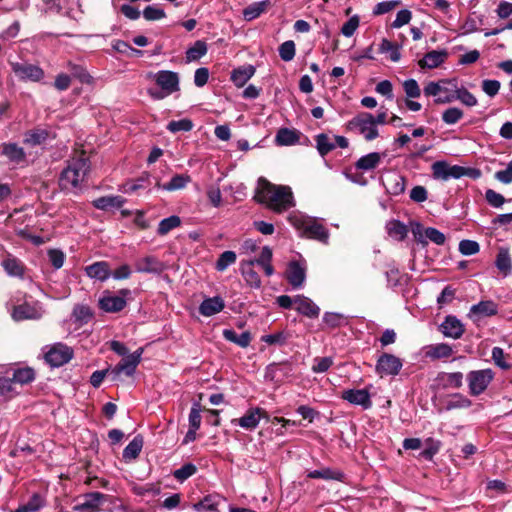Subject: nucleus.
I'll return each mask as SVG.
<instances>
[{"label": "nucleus", "instance_id": "1a4fd4ad", "mask_svg": "<svg viewBox=\"0 0 512 512\" xmlns=\"http://www.w3.org/2000/svg\"><path fill=\"white\" fill-rule=\"evenodd\" d=\"M131 294L129 289H121L118 295H113L106 291L99 299L98 306L101 310L107 313H117L122 311L126 305V297Z\"/></svg>", "mask_w": 512, "mask_h": 512}, {"label": "nucleus", "instance_id": "a19ab883", "mask_svg": "<svg viewBox=\"0 0 512 512\" xmlns=\"http://www.w3.org/2000/svg\"><path fill=\"white\" fill-rule=\"evenodd\" d=\"M386 230L390 237L398 241L404 240L408 234L407 226L396 219L387 222Z\"/></svg>", "mask_w": 512, "mask_h": 512}, {"label": "nucleus", "instance_id": "69168bd1", "mask_svg": "<svg viewBox=\"0 0 512 512\" xmlns=\"http://www.w3.org/2000/svg\"><path fill=\"white\" fill-rule=\"evenodd\" d=\"M289 339V334L284 331H278L273 334L263 335L261 341L268 345H284Z\"/></svg>", "mask_w": 512, "mask_h": 512}, {"label": "nucleus", "instance_id": "393cba45", "mask_svg": "<svg viewBox=\"0 0 512 512\" xmlns=\"http://www.w3.org/2000/svg\"><path fill=\"white\" fill-rule=\"evenodd\" d=\"M224 309V300L220 296L207 297L199 306V313L209 317Z\"/></svg>", "mask_w": 512, "mask_h": 512}, {"label": "nucleus", "instance_id": "774afa93", "mask_svg": "<svg viewBox=\"0 0 512 512\" xmlns=\"http://www.w3.org/2000/svg\"><path fill=\"white\" fill-rule=\"evenodd\" d=\"M479 250H480V245L478 242H476L474 240L464 239V240H461L459 243V252L462 255H465V256L474 255V254L478 253Z\"/></svg>", "mask_w": 512, "mask_h": 512}, {"label": "nucleus", "instance_id": "2f4dec72", "mask_svg": "<svg viewBox=\"0 0 512 512\" xmlns=\"http://www.w3.org/2000/svg\"><path fill=\"white\" fill-rule=\"evenodd\" d=\"M12 317L16 321L38 319L40 317V313L33 305L25 302L14 307Z\"/></svg>", "mask_w": 512, "mask_h": 512}, {"label": "nucleus", "instance_id": "a211bd4d", "mask_svg": "<svg viewBox=\"0 0 512 512\" xmlns=\"http://www.w3.org/2000/svg\"><path fill=\"white\" fill-rule=\"evenodd\" d=\"M265 417L268 419L267 412L261 408L249 409L244 416L241 418L232 420V423L238 422V424L248 430H252L257 427L260 419Z\"/></svg>", "mask_w": 512, "mask_h": 512}, {"label": "nucleus", "instance_id": "c03bdc74", "mask_svg": "<svg viewBox=\"0 0 512 512\" xmlns=\"http://www.w3.org/2000/svg\"><path fill=\"white\" fill-rule=\"evenodd\" d=\"M207 53V44L203 40H197L186 50L185 59L187 63L198 61Z\"/></svg>", "mask_w": 512, "mask_h": 512}, {"label": "nucleus", "instance_id": "0e129e2a", "mask_svg": "<svg viewBox=\"0 0 512 512\" xmlns=\"http://www.w3.org/2000/svg\"><path fill=\"white\" fill-rule=\"evenodd\" d=\"M464 113L458 107H450L442 113V121L445 124L453 125L462 119Z\"/></svg>", "mask_w": 512, "mask_h": 512}, {"label": "nucleus", "instance_id": "f8f14e48", "mask_svg": "<svg viewBox=\"0 0 512 512\" xmlns=\"http://www.w3.org/2000/svg\"><path fill=\"white\" fill-rule=\"evenodd\" d=\"M156 84L166 92L172 94L179 91L178 73L170 70H160L153 75Z\"/></svg>", "mask_w": 512, "mask_h": 512}, {"label": "nucleus", "instance_id": "4c0bfd02", "mask_svg": "<svg viewBox=\"0 0 512 512\" xmlns=\"http://www.w3.org/2000/svg\"><path fill=\"white\" fill-rule=\"evenodd\" d=\"M406 179L400 174L394 173L387 179L386 190L393 196L401 195L405 191Z\"/></svg>", "mask_w": 512, "mask_h": 512}, {"label": "nucleus", "instance_id": "6e6d98bb", "mask_svg": "<svg viewBox=\"0 0 512 512\" xmlns=\"http://www.w3.org/2000/svg\"><path fill=\"white\" fill-rule=\"evenodd\" d=\"M226 340L245 348L250 344L251 334L248 331H243L241 334H237L233 330L226 329Z\"/></svg>", "mask_w": 512, "mask_h": 512}, {"label": "nucleus", "instance_id": "052dcab7", "mask_svg": "<svg viewBox=\"0 0 512 512\" xmlns=\"http://www.w3.org/2000/svg\"><path fill=\"white\" fill-rule=\"evenodd\" d=\"M220 181L221 177H218L216 183L209 185L206 192L209 202L214 207H218L221 203V189L219 186Z\"/></svg>", "mask_w": 512, "mask_h": 512}, {"label": "nucleus", "instance_id": "8fccbe9b", "mask_svg": "<svg viewBox=\"0 0 512 512\" xmlns=\"http://www.w3.org/2000/svg\"><path fill=\"white\" fill-rule=\"evenodd\" d=\"M472 405V401L461 393H454L451 398L447 401L445 409L447 411L454 409L469 408Z\"/></svg>", "mask_w": 512, "mask_h": 512}, {"label": "nucleus", "instance_id": "20e7f679", "mask_svg": "<svg viewBox=\"0 0 512 512\" xmlns=\"http://www.w3.org/2000/svg\"><path fill=\"white\" fill-rule=\"evenodd\" d=\"M457 89V79H441L439 81L428 82L423 91L425 96L435 97L436 104H447L455 100Z\"/></svg>", "mask_w": 512, "mask_h": 512}, {"label": "nucleus", "instance_id": "6e6552de", "mask_svg": "<svg viewBox=\"0 0 512 512\" xmlns=\"http://www.w3.org/2000/svg\"><path fill=\"white\" fill-rule=\"evenodd\" d=\"M73 356L74 351L71 347L58 342L49 347L44 355V359L51 367H61L68 363Z\"/></svg>", "mask_w": 512, "mask_h": 512}, {"label": "nucleus", "instance_id": "4d7b16f0", "mask_svg": "<svg viewBox=\"0 0 512 512\" xmlns=\"http://www.w3.org/2000/svg\"><path fill=\"white\" fill-rule=\"evenodd\" d=\"M323 322L331 329H335L347 324V319L343 314L335 312H326L323 315Z\"/></svg>", "mask_w": 512, "mask_h": 512}, {"label": "nucleus", "instance_id": "09e8293b", "mask_svg": "<svg viewBox=\"0 0 512 512\" xmlns=\"http://www.w3.org/2000/svg\"><path fill=\"white\" fill-rule=\"evenodd\" d=\"M12 379L20 385L29 384L35 380V371L31 367L17 368L13 371Z\"/></svg>", "mask_w": 512, "mask_h": 512}, {"label": "nucleus", "instance_id": "49530a36", "mask_svg": "<svg viewBox=\"0 0 512 512\" xmlns=\"http://www.w3.org/2000/svg\"><path fill=\"white\" fill-rule=\"evenodd\" d=\"M103 498L104 495L100 492L88 493L85 495V501L82 504L75 506V509L80 511H94L96 508H98Z\"/></svg>", "mask_w": 512, "mask_h": 512}, {"label": "nucleus", "instance_id": "ddd939ff", "mask_svg": "<svg viewBox=\"0 0 512 512\" xmlns=\"http://www.w3.org/2000/svg\"><path fill=\"white\" fill-rule=\"evenodd\" d=\"M292 375V366L288 362L269 364L265 370V380L276 384L284 382Z\"/></svg>", "mask_w": 512, "mask_h": 512}, {"label": "nucleus", "instance_id": "423d86ee", "mask_svg": "<svg viewBox=\"0 0 512 512\" xmlns=\"http://www.w3.org/2000/svg\"><path fill=\"white\" fill-rule=\"evenodd\" d=\"M494 376L495 373L489 368L470 371L467 374L469 393L472 396L482 394L494 379Z\"/></svg>", "mask_w": 512, "mask_h": 512}, {"label": "nucleus", "instance_id": "3c124183", "mask_svg": "<svg viewBox=\"0 0 512 512\" xmlns=\"http://www.w3.org/2000/svg\"><path fill=\"white\" fill-rule=\"evenodd\" d=\"M220 500L212 495L205 496L201 501L195 503L193 508L198 512H214L217 511V507Z\"/></svg>", "mask_w": 512, "mask_h": 512}, {"label": "nucleus", "instance_id": "e2e57ef3", "mask_svg": "<svg viewBox=\"0 0 512 512\" xmlns=\"http://www.w3.org/2000/svg\"><path fill=\"white\" fill-rule=\"evenodd\" d=\"M278 51L280 58L285 62H289L295 57V43L292 40L285 41L279 46Z\"/></svg>", "mask_w": 512, "mask_h": 512}, {"label": "nucleus", "instance_id": "c9c22d12", "mask_svg": "<svg viewBox=\"0 0 512 512\" xmlns=\"http://www.w3.org/2000/svg\"><path fill=\"white\" fill-rule=\"evenodd\" d=\"M254 261H247L241 264L242 275L246 283L252 288H259L261 286V279L259 274L254 270Z\"/></svg>", "mask_w": 512, "mask_h": 512}, {"label": "nucleus", "instance_id": "dca6fc26", "mask_svg": "<svg viewBox=\"0 0 512 512\" xmlns=\"http://www.w3.org/2000/svg\"><path fill=\"white\" fill-rule=\"evenodd\" d=\"M286 279L293 288H300L306 279V267L298 261H291L286 270Z\"/></svg>", "mask_w": 512, "mask_h": 512}, {"label": "nucleus", "instance_id": "aec40b11", "mask_svg": "<svg viewBox=\"0 0 512 512\" xmlns=\"http://www.w3.org/2000/svg\"><path fill=\"white\" fill-rule=\"evenodd\" d=\"M135 269L139 273L160 274L165 270V265L155 256H146L136 262Z\"/></svg>", "mask_w": 512, "mask_h": 512}, {"label": "nucleus", "instance_id": "37998d69", "mask_svg": "<svg viewBox=\"0 0 512 512\" xmlns=\"http://www.w3.org/2000/svg\"><path fill=\"white\" fill-rule=\"evenodd\" d=\"M74 322L79 325L87 324L94 316L93 310L84 304H76L72 311Z\"/></svg>", "mask_w": 512, "mask_h": 512}, {"label": "nucleus", "instance_id": "bf43d9fd", "mask_svg": "<svg viewBox=\"0 0 512 512\" xmlns=\"http://www.w3.org/2000/svg\"><path fill=\"white\" fill-rule=\"evenodd\" d=\"M193 122L188 119V118H184V119H181V120H173V121H170L167 125V129L171 132V133H177V132H189L193 129Z\"/></svg>", "mask_w": 512, "mask_h": 512}, {"label": "nucleus", "instance_id": "b1692460", "mask_svg": "<svg viewBox=\"0 0 512 512\" xmlns=\"http://www.w3.org/2000/svg\"><path fill=\"white\" fill-rule=\"evenodd\" d=\"M436 381L442 389H459L463 385V373L453 372L446 373L441 372L437 375Z\"/></svg>", "mask_w": 512, "mask_h": 512}, {"label": "nucleus", "instance_id": "5fc2aeb1", "mask_svg": "<svg viewBox=\"0 0 512 512\" xmlns=\"http://www.w3.org/2000/svg\"><path fill=\"white\" fill-rule=\"evenodd\" d=\"M181 225V219L177 215H171L167 218H164L160 221L157 229L158 235H166L171 230L179 227Z\"/></svg>", "mask_w": 512, "mask_h": 512}, {"label": "nucleus", "instance_id": "f03ea898", "mask_svg": "<svg viewBox=\"0 0 512 512\" xmlns=\"http://www.w3.org/2000/svg\"><path fill=\"white\" fill-rule=\"evenodd\" d=\"M91 170L89 158L78 157L67 161V166L61 171L58 185L61 191L74 192L82 190V183Z\"/></svg>", "mask_w": 512, "mask_h": 512}, {"label": "nucleus", "instance_id": "9d476101", "mask_svg": "<svg viewBox=\"0 0 512 512\" xmlns=\"http://www.w3.org/2000/svg\"><path fill=\"white\" fill-rule=\"evenodd\" d=\"M144 349L142 347L138 348L132 354H129L126 358L122 359L114 368L110 371V376L113 381L117 380L121 373H124L126 376H133L138 364L141 362V356Z\"/></svg>", "mask_w": 512, "mask_h": 512}, {"label": "nucleus", "instance_id": "cd10ccee", "mask_svg": "<svg viewBox=\"0 0 512 512\" xmlns=\"http://www.w3.org/2000/svg\"><path fill=\"white\" fill-rule=\"evenodd\" d=\"M302 133L296 129L280 128L275 136V142L279 146H291L299 143Z\"/></svg>", "mask_w": 512, "mask_h": 512}, {"label": "nucleus", "instance_id": "39448f33", "mask_svg": "<svg viewBox=\"0 0 512 512\" xmlns=\"http://www.w3.org/2000/svg\"><path fill=\"white\" fill-rule=\"evenodd\" d=\"M348 130L358 131L365 140L372 141L379 136L378 129L374 125V116L368 112L357 114L346 124Z\"/></svg>", "mask_w": 512, "mask_h": 512}, {"label": "nucleus", "instance_id": "a18cd8bd", "mask_svg": "<svg viewBox=\"0 0 512 512\" xmlns=\"http://www.w3.org/2000/svg\"><path fill=\"white\" fill-rule=\"evenodd\" d=\"M152 176L148 172H143L138 178L125 184V192L133 193L139 189H145L152 184Z\"/></svg>", "mask_w": 512, "mask_h": 512}, {"label": "nucleus", "instance_id": "bb28decb", "mask_svg": "<svg viewBox=\"0 0 512 512\" xmlns=\"http://www.w3.org/2000/svg\"><path fill=\"white\" fill-rule=\"evenodd\" d=\"M1 148V154L12 163L20 164L26 160L24 149L17 143H3Z\"/></svg>", "mask_w": 512, "mask_h": 512}, {"label": "nucleus", "instance_id": "f704fd0d", "mask_svg": "<svg viewBox=\"0 0 512 512\" xmlns=\"http://www.w3.org/2000/svg\"><path fill=\"white\" fill-rule=\"evenodd\" d=\"M380 162L381 154L378 152H371L360 157L355 163V168L362 171H370L375 169Z\"/></svg>", "mask_w": 512, "mask_h": 512}, {"label": "nucleus", "instance_id": "6ab92c4d", "mask_svg": "<svg viewBox=\"0 0 512 512\" xmlns=\"http://www.w3.org/2000/svg\"><path fill=\"white\" fill-rule=\"evenodd\" d=\"M50 138H55V135H52V132L50 130L36 127L24 133L23 142L26 145L34 147L44 144Z\"/></svg>", "mask_w": 512, "mask_h": 512}, {"label": "nucleus", "instance_id": "412c9836", "mask_svg": "<svg viewBox=\"0 0 512 512\" xmlns=\"http://www.w3.org/2000/svg\"><path fill=\"white\" fill-rule=\"evenodd\" d=\"M448 57V52L443 50H432L424 55L422 59L418 61V65L422 68L434 69L439 67L445 62Z\"/></svg>", "mask_w": 512, "mask_h": 512}, {"label": "nucleus", "instance_id": "ea45409f", "mask_svg": "<svg viewBox=\"0 0 512 512\" xmlns=\"http://www.w3.org/2000/svg\"><path fill=\"white\" fill-rule=\"evenodd\" d=\"M46 504L44 497L39 493H34L27 503L19 505L12 512H38Z\"/></svg>", "mask_w": 512, "mask_h": 512}, {"label": "nucleus", "instance_id": "7ed1b4c3", "mask_svg": "<svg viewBox=\"0 0 512 512\" xmlns=\"http://www.w3.org/2000/svg\"><path fill=\"white\" fill-rule=\"evenodd\" d=\"M288 222L300 231L302 236L316 240L324 245L329 243V230L316 218L291 213L288 216Z\"/></svg>", "mask_w": 512, "mask_h": 512}, {"label": "nucleus", "instance_id": "e433bc0d", "mask_svg": "<svg viewBox=\"0 0 512 512\" xmlns=\"http://www.w3.org/2000/svg\"><path fill=\"white\" fill-rule=\"evenodd\" d=\"M270 6L271 2L269 0L254 2L243 10V17L246 21H252L258 18Z\"/></svg>", "mask_w": 512, "mask_h": 512}, {"label": "nucleus", "instance_id": "72a5a7b5", "mask_svg": "<svg viewBox=\"0 0 512 512\" xmlns=\"http://www.w3.org/2000/svg\"><path fill=\"white\" fill-rule=\"evenodd\" d=\"M2 267L9 276L19 278L24 277L25 266L21 262V260H19L16 257H12L11 255H9L2 261Z\"/></svg>", "mask_w": 512, "mask_h": 512}, {"label": "nucleus", "instance_id": "c756f323", "mask_svg": "<svg viewBox=\"0 0 512 512\" xmlns=\"http://www.w3.org/2000/svg\"><path fill=\"white\" fill-rule=\"evenodd\" d=\"M144 439L141 434L136 435L132 441L124 448L122 457L125 462L137 459L142 451Z\"/></svg>", "mask_w": 512, "mask_h": 512}, {"label": "nucleus", "instance_id": "603ef678", "mask_svg": "<svg viewBox=\"0 0 512 512\" xmlns=\"http://www.w3.org/2000/svg\"><path fill=\"white\" fill-rule=\"evenodd\" d=\"M379 52L382 54L389 53V58L393 62H398L401 58L399 46L386 38L382 39L379 45Z\"/></svg>", "mask_w": 512, "mask_h": 512}, {"label": "nucleus", "instance_id": "13d9d810", "mask_svg": "<svg viewBox=\"0 0 512 512\" xmlns=\"http://www.w3.org/2000/svg\"><path fill=\"white\" fill-rule=\"evenodd\" d=\"M454 97L455 100H459L461 103L468 107L476 106L478 103L476 97L471 92H469L465 87H457Z\"/></svg>", "mask_w": 512, "mask_h": 512}, {"label": "nucleus", "instance_id": "7c9ffc66", "mask_svg": "<svg viewBox=\"0 0 512 512\" xmlns=\"http://www.w3.org/2000/svg\"><path fill=\"white\" fill-rule=\"evenodd\" d=\"M86 274L88 277L97 279L100 281L107 280L111 271L109 269V264L105 261L95 262L85 268Z\"/></svg>", "mask_w": 512, "mask_h": 512}, {"label": "nucleus", "instance_id": "338daca9", "mask_svg": "<svg viewBox=\"0 0 512 512\" xmlns=\"http://www.w3.org/2000/svg\"><path fill=\"white\" fill-rule=\"evenodd\" d=\"M201 411L202 407L200 402L195 401L192 404L190 414H189V426L194 429H199L201 425Z\"/></svg>", "mask_w": 512, "mask_h": 512}, {"label": "nucleus", "instance_id": "473e14b6", "mask_svg": "<svg viewBox=\"0 0 512 512\" xmlns=\"http://www.w3.org/2000/svg\"><path fill=\"white\" fill-rule=\"evenodd\" d=\"M155 179V187L158 189H163L166 191H175L179 189H183L190 181L191 178L187 174H176L174 175L168 183L161 185L160 181Z\"/></svg>", "mask_w": 512, "mask_h": 512}, {"label": "nucleus", "instance_id": "f3484780", "mask_svg": "<svg viewBox=\"0 0 512 512\" xmlns=\"http://www.w3.org/2000/svg\"><path fill=\"white\" fill-rule=\"evenodd\" d=\"M498 313V305L492 300L480 301L472 305L468 316L477 321L481 317H490Z\"/></svg>", "mask_w": 512, "mask_h": 512}, {"label": "nucleus", "instance_id": "a878e982", "mask_svg": "<svg viewBox=\"0 0 512 512\" xmlns=\"http://www.w3.org/2000/svg\"><path fill=\"white\" fill-rule=\"evenodd\" d=\"M256 69L253 65H244L234 69L231 72L230 79L237 87H243L255 74Z\"/></svg>", "mask_w": 512, "mask_h": 512}, {"label": "nucleus", "instance_id": "f257e3e1", "mask_svg": "<svg viewBox=\"0 0 512 512\" xmlns=\"http://www.w3.org/2000/svg\"><path fill=\"white\" fill-rule=\"evenodd\" d=\"M254 199L275 213H282L295 205L290 187L272 184L265 178H259Z\"/></svg>", "mask_w": 512, "mask_h": 512}, {"label": "nucleus", "instance_id": "680f3d73", "mask_svg": "<svg viewBox=\"0 0 512 512\" xmlns=\"http://www.w3.org/2000/svg\"><path fill=\"white\" fill-rule=\"evenodd\" d=\"M196 472H197V467L193 463H186L183 466H181L179 469H176L173 472V476L179 482H184L189 477L194 475Z\"/></svg>", "mask_w": 512, "mask_h": 512}, {"label": "nucleus", "instance_id": "58836bf2", "mask_svg": "<svg viewBox=\"0 0 512 512\" xmlns=\"http://www.w3.org/2000/svg\"><path fill=\"white\" fill-rule=\"evenodd\" d=\"M311 479H324V480H337L343 481L345 475L340 470H333L331 468H323L320 470L310 471L307 475Z\"/></svg>", "mask_w": 512, "mask_h": 512}, {"label": "nucleus", "instance_id": "0eeeda50", "mask_svg": "<svg viewBox=\"0 0 512 512\" xmlns=\"http://www.w3.org/2000/svg\"><path fill=\"white\" fill-rule=\"evenodd\" d=\"M10 65L13 73L20 81L40 82L45 77V72L39 65L28 62H11Z\"/></svg>", "mask_w": 512, "mask_h": 512}, {"label": "nucleus", "instance_id": "4be33fe9", "mask_svg": "<svg viewBox=\"0 0 512 512\" xmlns=\"http://www.w3.org/2000/svg\"><path fill=\"white\" fill-rule=\"evenodd\" d=\"M126 201L127 200L120 195H107L93 200L92 205L98 210L108 211L111 208H121L126 203Z\"/></svg>", "mask_w": 512, "mask_h": 512}, {"label": "nucleus", "instance_id": "9b49d317", "mask_svg": "<svg viewBox=\"0 0 512 512\" xmlns=\"http://www.w3.org/2000/svg\"><path fill=\"white\" fill-rule=\"evenodd\" d=\"M403 363L400 358L393 354L383 353L377 360L375 371L381 377L386 375L396 376L402 369Z\"/></svg>", "mask_w": 512, "mask_h": 512}, {"label": "nucleus", "instance_id": "de8ad7c7", "mask_svg": "<svg viewBox=\"0 0 512 512\" xmlns=\"http://www.w3.org/2000/svg\"><path fill=\"white\" fill-rule=\"evenodd\" d=\"M316 149L324 157L335 149V143L327 134L320 133L315 137Z\"/></svg>", "mask_w": 512, "mask_h": 512}, {"label": "nucleus", "instance_id": "79ce46f5", "mask_svg": "<svg viewBox=\"0 0 512 512\" xmlns=\"http://www.w3.org/2000/svg\"><path fill=\"white\" fill-rule=\"evenodd\" d=\"M453 354L452 347L447 343H438L427 347L426 356L431 359L448 358Z\"/></svg>", "mask_w": 512, "mask_h": 512}, {"label": "nucleus", "instance_id": "4468645a", "mask_svg": "<svg viewBox=\"0 0 512 512\" xmlns=\"http://www.w3.org/2000/svg\"><path fill=\"white\" fill-rule=\"evenodd\" d=\"M341 398L350 404L359 405L365 410L372 407L371 395L367 389L344 390Z\"/></svg>", "mask_w": 512, "mask_h": 512}, {"label": "nucleus", "instance_id": "864d4df0", "mask_svg": "<svg viewBox=\"0 0 512 512\" xmlns=\"http://www.w3.org/2000/svg\"><path fill=\"white\" fill-rule=\"evenodd\" d=\"M441 448V441L429 437L425 440V448L421 451L420 456L425 460L431 461L433 457L439 452Z\"/></svg>", "mask_w": 512, "mask_h": 512}, {"label": "nucleus", "instance_id": "5701e85b", "mask_svg": "<svg viewBox=\"0 0 512 512\" xmlns=\"http://www.w3.org/2000/svg\"><path fill=\"white\" fill-rule=\"evenodd\" d=\"M294 309L309 318H317L320 314V308L308 297L304 295L296 296V306Z\"/></svg>", "mask_w": 512, "mask_h": 512}, {"label": "nucleus", "instance_id": "2eb2a0df", "mask_svg": "<svg viewBox=\"0 0 512 512\" xmlns=\"http://www.w3.org/2000/svg\"><path fill=\"white\" fill-rule=\"evenodd\" d=\"M439 331L448 338L459 339L465 332L462 322L453 315L445 317L444 321L439 326Z\"/></svg>", "mask_w": 512, "mask_h": 512}, {"label": "nucleus", "instance_id": "c85d7f7f", "mask_svg": "<svg viewBox=\"0 0 512 512\" xmlns=\"http://www.w3.org/2000/svg\"><path fill=\"white\" fill-rule=\"evenodd\" d=\"M66 68L69 71V75L72 78L77 79L81 84L93 85L94 78L90 75L87 69L81 65L74 63L72 61H68L66 64Z\"/></svg>", "mask_w": 512, "mask_h": 512}]
</instances>
